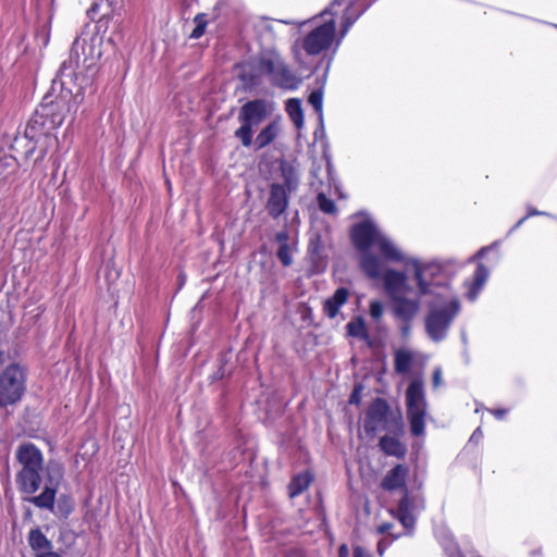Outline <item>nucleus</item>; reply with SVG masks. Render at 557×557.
I'll return each instance as SVG.
<instances>
[{"mask_svg": "<svg viewBox=\"0 0 557 557\" xmlns=\"http://www.w3.org/2000/svg\"><path fill=\"white\" fill-rule=\"evenodd\" d=\"M420 296H430L428 312L424 317L426 336L434 343L447 338L453 321L460 312V301L448 284L436 280L442 269L438 263L410 261Z\"/></svg>", "mask_w": 557, "mask_h": 557, "instance_id": "obj_1", "label": "nucleus"}, {"mask_svg": "<svg viewBox=\"0 0 557 557\" xmlns=\"http://www.w3.org/2000/svg\"><path fill=\"white\" fill-rule=\"evenodd\" d=\"M351 239L361 252L360 267L371 278H379L384 270L383 262L372 255L371 248H375L386 261L401 262L405 259L400 249L371 220L356 224L351 230Z\"/></svg>", "mask_w": 557, "mask_h": 557, "instance_id": "obj_2", "label": "nucleus"}, {"mask_svg": "<svg viewBox=\"0 0 557 557\" xmlns=\"http://www.w3.org/2000/svg\"><path fill=\"white\" fill-rule=\"evenodd\" d=\"M343 0H333L319 16H314L302 24L311 26L300 40L293 47L295 61L300 67H305L299 49H302L308 55H319L330 50L333 44L336 45V24L334 16L337 14V8L342 5ZM337 47L335 46V50Z\"/></svg>", "mask_w": 557, "mask_h": 557, "instance_id": "obj_3", "label": "nucleus"}, {"mask_svg": "<svg viewBox=\"0 0 557 557\" xmlns=\"http://www.w3.org/2000/svg\"><path fill=\"white\" fill-rule=\"evenodd\" d=\"M100 55L101 51L96 45V38H76L72 45L69 60L63 61L59 70L61 84L65 85L66 78L76 77V70L81 66L87 71L94 70Z\"/></svg>", "mask_w": 557, "mask_h": 557, "instance_id": "obj_4", "label": "nucleus"}, {"mask_svg": "<svg viewBox=\"0 0 557 557\" xmlns=\"http://www.w3.org/2000/svg\"><path fill=\"white\" fill-rule=\"evenodd\" d=\"M405 403L411 433L416 436L422 435L425 429L428 403L423 381L420 376L414 377L408 385Z\"/></svg>", "mask_w": 557, "mask_h": 557, "instance_id": "obj_5", "label": "nucleus"}, {"mask_svg": "<svg viewBox=\"0 0 557 557\" xmlns=\"http://www.w3.org/2000/svg\"><path fill=\"white\" fill-rule=\"evenodd\" d=\"M268 115L265 100L256 99L242 106L238 113L240 126L235 131L234 136L240 140L246 148L252 146L253 127L258 126Z\"/></svg>", "mask_w": 557, "mask_h": 557, "instance_id": "obj_6", "label": "nucleus"}, {"mask_svg": "<svg viewBox=\"0 0 557 557\" xmlns=\"http://www.w3.org/2000/svg\"><path fill=\"white\" fill-rule=\"evenodd\" d=\"M259 67L263 73L270 75L272 83L276 86L295 89L299 85L297 76L288 69L275 50H268L262 53Z\"/></svg>", "mask_w": 557, "mask_h": 557, "instance_id": "obj_7", "label": "nucleus"}, {"mask_svg": "<svg viewBox=\"0 0 557 557\" xmlns=\"http://www.w3.org/2000/svg\"><path fill=\"white\" fill-rule=\"evenodd\" d=\"M422 297L418 290L414 297H411L410 294H405L391 300L392 314L404 337L409 336L411 333L412 323L421 309L420 299Z\"/></svg>", "mask_w": 557, "mask_h": 557, "instance_id": "obj_8", "label": "nucleus"}, {"mask_svg": "<svg viewBox=\"0 0 557 557\" xmlns=\"http://www.w3.org/2000/svg\"><path fill=\"white\" fill-rule=\"evenodd\" d=\"M25 391L23 370L11 364L0 374V408L16 404Z\"/></svg>", "mask_w": 557, "mask_h": 557, "instance_id": "obj_9", "label": "nucleus"}, {"mask_svg": "<svg viewBox=\"0 0 557 557\" xmlns=\"http://www.w3.org/2000/svg\"><path fill=\"white\" fill-rule=\"evenodd\" d=\"M67 110L69 108L64 100L59 99L54 101L46 96L36 110L34 123L41 124L47 131L58 128L63 124Z\"/></svg>", "mask_w": 557, "mask_h": 557, "instance_id": "obj_10", "label": "nucleus"}, {"mask_svg": "<svg viewBox=\"0 0 557 557\" xmlns=\"http://www.w3.org/2000/svg\"><path fill=\"white\" fill-rule=\"evenodd\" d=\"M424 509V500L420 495L410 496L406 490L401 497L398 508L397 517L405 529L412 531L416 524L417 516Z\"/></svg>", "mask_w": 557, "mask_h": 557, "instance_id": "obj_11", "label": "nucleus"}, {"mask_svg": "<svg viewBox=\"0 0 557 557\" xmlns=\"http://www.w3.org/2000/svg\"><path fill=\"white\" fill-rule=\"evenodd\" d=\"M391 408L387 401L383 398H376L369 406L366 420L364 430L368 434L374 433L379 430H388V416Z\"/></svg>", "mask_w": 557, "mask_h": 557, "instance_id": "obj_12", "label": "nucleus"}, {"mask_svg": "<svg viewBox=\"0 0 557 557\" xmlns=\"http://www.w3.org/2000/svg\"><path fill=\"white\" fill-rule=\"evenodd\" d=\"M27 542L35 557H61L60 553L53 549L52 542L39 528L29 531Z\"/></svg>", "mask_w": 557, "mask_h": 557, "instance_id": "obj_13", "label": "nucleus"}, {"mask_svg": "<svg viewBox=\"0 0 557 557\" xmlns=\"http://www.w3.org/2000/svg\"><path fill=\"white\" fill-rule=\"evenodd\" d=\"M385 292L389 300L405 294H411L412 289L407 284V277L403 272L387 270L383 275Z\"/></svg>", "mask_w": 557, "mask_h": 557, "instance_id": "obj_14", "label": "nucleus"}, {"mask_svg": "<svg viewBox=\"0 0 557 557\" xmlns=\"http://www.w3.org/2000/svg\"><path fill=\"white\" fill-rule=\"evenodd\" d=\"M288 195L286 188L281 184L270 186L269 198L265 208L273 219L282 215L288 206Z\"/></svg>", "mask_w": 557, "mask_h": 557, "instance_id": "obj_15", "label": "nucleus"}, {"mask_svg": "<svg viewBox=\"0 0 557 557\" xmlns=\"http://www.w3.org/2000/svg\"><path fill=\"white\" fill-rule=\"evenodd\" d=\"M16 458L22 469H42V454L33 443L21 444L16 449Z\"/></svg>", "mask_w": 557, "mask_h": 557, "instance_id": "obj_16", "label": "nucleus"}, {"mask_svg": "<svg viewBox=\"0 0 557 557\" xmlns=\"http://www.w3.org/2000/svg\"><path fill=\"white\" fill-rule=\"evenodd\" d=\"M408 468L404 465H396L392 468L381 482L383 490L392 492L396 490H404L406 492V480L408 476Z\"/></svg>", "mask_w": 557, "mask_h": 557, "instance_id": "obj_17", "label": "nucleus"}, {"mask_svg": "<svg viewBox=\"0 0 557 557\" xmlns=\"http://www.w3.org/2000/svg\"><path fill=\"white\" fill-rule=\"evenodd\" d=\"M490 272L483 263H479L474 271L473 276L465 282L467 288V297L469 300L474 301L487 281Z\"/></svg>", "mask_w": 557, "mask_h": 557, "instance_id": "obj_18", "label": "nucleus"}, {"mask_svg": "<svg viewBox=\"0 0 557 557\" xmlns=\"http://www.w3.org/2000/svg\"><path fill=\"white\" fill-rule=\"evenodd\" d=\"M41 470L42 469H21L16 478L21 491L28 494H34L39 488L41 483Z\"/></svg>", "mask_w": 557, "mask_h": 557, "instance_id": "obj_19", "label": "nucleus"}, {"mask_svg": "<svg viewBox=\"0 0 557 557\" xmlns=\"http://www.w3.org/2000/svg\"><path fill=\"white\" fill-rule=\"evenodd\" d=\"M280 133H281V125L277 121H272L271 123H269L265 127H263L259 132L256 139L252 140L255 150H260V149H263L264 147L269 146L271 143H273L277 138Z\"/></svg>", "mask_w": 557, "mask_h": 557, "instance_id": "obj_20", "label": "nucleus"}, {"mask_svg": "<svg viewBox=\"0 0 557 557\" xmlns=\"http://www.w3.org/2000/svg\"><path fill=\"white\" fill-rule=\"evenodd\" d=\"M349 292L345 287L337 288L334 295L327 298L323 305V311L330 319H334L339 311V308L346 304Z\"/></svg>", "mask_w": 557, "mask_h": 557, "instance_id": "obj_21", "label": "nucleus"}, {"mask_svg": "<svg viewBox=\"0 0 557 557\" xmlns=\"http://www.w3.org/2000/svg\"><path fill=\"white\" fill-rule=\"evenodd\" d=\"M414 361V354L406 348L398 349L394 354V368L398 374H407Z\"/></svg>", "mask_w": 557, "mask_h": 557, "instance_id": "obj_22", "label": "nucleus"}, {"mask_svg": "<svg viewBox=\"0 0 557 557\" xmlns=\"http://www.w3.org/2000/svg\"><path fill=\"white\" fill-rule=\"evenodd\" d=\"M379 446L388 456L404 457L406 455V446L396 437L384 435L380 438Z\"/></svg>", "mask_w": 557, "mask_h": 557, "instance_id": "obj_23", "label": "nucleus"}, {"mask_svg": "<svg viewBox=\"0 0 557 557\" xmlns=\"http://www.w3.org/2000/svg\"><path fill=\"white\" fill-rule=\"evenodd\" d=\"M54 499L55 488L52 486H45L44 491L38 496H34L28 500L38 508L52 510L54 507Z\"/></svg>", "mask_w": 557, "mask_h": 557, "instance_id": "obj_24", "label": "nucleus"}, {"mask_svg": "<svg viewBox=\"0 0 557 557\" xmlns=\"http://www.w3.org/2000/svg\"><path fill=\"white\" fill-rule=\"evenodd\" d=\"M286 111L289 119L293 121L295 126L299 129L304 126V113L301 108V101L296 98H292L286 102Z\"/></svg>", "mask_w": 557, "mask_h": 557, "instance_id": "obj_25", "label": "nucleus"}, {"mask_svg": "<svg viewBox=\"0 0 557 557\" xmlns=\"http://www.w3.org/2000/svg\"><path fill=\"white\" fill-rule=\"evenodd\" d=\"M312 476L309 472L299 473L293 478L289 484V496L296 497L301 494L310 484Z\"/></svg>", "mask_w": 557, "mask_h": 557, "instance_id": "obj_26", "label": "nucleus"}, {"mask_svg": "<svg viewBox=\"0 0 557 557\" xmlns=\"http://www.w3.org/2000/svg\"><path fill=\"white\" fill-rule=\"evenodd\" d=\"M346 330L349 336L361 338L364 341L369 339L367 326L361 317H357L349 321L346 325Z\"/></svg>", "mask_w": 557, "mask_h": 557, "instance_id": "obj_27", "label": "nucleus"}, {"mask_svg": "<svg viewBox=\"0 0 557 557\" xmlns=\"http://www.w3.org/2000/svg\"><path fill=\"white\" fill-rule=\"evenodd\" d=\"M310 259L317 272L322 271L326 267V261L322 256L319 242H311L309 246Z\"/></svg>", "mask_w": 557, "mask_h": 557, "instance_id": "obj_28", "label": "nucleus"}, {"mask_svg": "<svg viewBox=\"0 0 557 557\" xmlns=\"http://www.w3.org/2000/svg\"><path fill=\"white\" fill-rule=\"evenodd\" d=\"M359 15H360L359 13L355 14V15L351 14L349 9L345 10L344 15H343V21H342V29H341L339 37L337 38V41H336V47L339 46L341 41L346 36V34L348 33V30L352 26V24L358 20Z\"/></svg>", "mask_w": 557, "mask_h": 557, "instance_id": "obj_29", "label": "nucleus"}, {"mask_svg": "<svg viewBox=\"0 0 557 557\" xmlns=\"http://www.w3.org/2000/svg\"><path fill=\"white\" fill-rule=\"evenodd\" d=\"M308 102L312 106L314 111L319 114V120L322 123L323 121V92L322 90H313L308 98Z\"/></svg>", "mask_w": 557, "mask_h": 557, "instance_id": "obj_30", "label": "nucleus"}, {"mask_svg": "<svg viewBox=\"0 0 557 557\" xmlns=\"http://www.w3.org/2000/svg\"><path fill=\"white\" fill-rule=\"evenodd\" d=\"M282 174L284 177L285 185L287 186L288 190H292L297 185V177L295 175L293 166L283 163L281 166Z\"/></svg>", "mask_w": 557, "mask_h": 557, "instance_id": "obj_31", "label": "nucleus"}, {"mask_svg": "<svg viewBox=\"0 0 557 557\" xmlns=\"http://www.w3.org/2000/svg\"><path fill=\"white\" fill-rule=\"evenodd\" d=\"M195 28L190 33V38L198 39L200 38L206 30L207 20L205 14H197L194 18Z\"/></svg>", "mask_w": 557, "mask_h": 557, "instance_id": "obj_32", "label": "nucleus"}, {"mask_svg": "<svg viewBox=\"0 0 557 557\" xmlns=\"http://www.w3.org/2000/svg\"><path fill=\"white\" fill-rule=\"evenodd\" d=\"M276 255L284 267H289L293 263L292 247L289 244L278 246Z\"/></svg>", "mask_w": 557, "mask_h": 557, "instance_id": "obj_33", "label": "nucleus"}, {"mask_svg": "<svg viewBox=\"0 0 557 557\" xmlns=\"http://www.w3.org/2000/svg\"><path fill=\"white\" fill-rule=\"evenodd\" d=\"M318 205L320 210L324 213L333 214L336 212V206L334 201L323 194L318 195Z\"/></svg>", "mask_w": 557, "mask_h": 557, "instance_id": "obj_34", "label": "nucleus"}, {"mask_svg": "<svg viewBox=\"0 0 557 557\" xmlns=\"http://www.w3.org/2000/svg\"><path fill=\"white\" fill-rule=\"evenodd\" d=\"M369 311L372 319L380 320L384 313V306L380 300H372Z\"/></svg>", "mask_w": 557, "mask_h": 557, "instance_id": "obj_35", "label": "nucleus"}, {"mask_svg": "<svg viewBox=\"0 0 557 557\" xmlns=\"http://www.w3.org/2000/svg\"><path fill=\"white\" fill-rule=\"evenodd\" d=\"M432 383H433V387L434 388H437L438 386H441L443 384L442 369L441 368H435L434 369L433 375H432Z\"/></svg>", "mask_w": 557, "mask_h": 557, "instance_id": "obj_36", "label": "nucleus"}, {"mask_svg": "<svg viewBox=\"0 0 557 557\" xmlns=\"http://www.w3.org/2000/svg\"><path fill=\"white\" fill-rule=\"evenodd\" d=\"M547 213L546 212H541V211H537L536 209H529L528 210V214L525 216H523L522 219H520L517 224L515 225V228L519 227L530 216H534V215H546Z\"/></svg>", "mask_w": 557, "mask_h": 557, "instance_id": "obj_37", "label": "nucleus"}, {"mask_svg": "<svg viewBox=\"0 0 557 557\" xmlns=\"http://www.w3.org/2000/svg\"><path fill=\"white\" fill-rule=\"evenodd\" d=\"M289 235L287 231H281L275 235V240L278 243V246H283L284 244H288Z\"/></svg>", "mask_w": 557, "mask_h": 557, "instance_id": "obj_38", "label": "nucleus"}, {"mask_svg": "<svg viewBox=\"0 0 557 557\" xmlns=\"http://www.w3.org/2000/svg\"><path fill=\"white\" fill-rule=\"evenodd\" d=\"M483 437L481 428H476L470 437L471 443H479Z\"/></svg>", "mask_w": 557, "mask_h": 557, "instance_id": "obj_39", "label": "nucleus"}, {"mask_svg": "<svg viewBox=\"0 0 557 557\" xmlns=\"http://www.w3.org/2000/svg\"><path fill=\"white\" fill-rule=\"evenodd\" d=\"M354 557H371V555L361 546H356L354 548Z\"/></svg>", "mask_w": 557, "mask_h": 557, "instance_id": "obj_40", "label": "nucleus"}, {"mask_svg": "<svg viewBox=\"0 0 557 557\" xmlns=\"http://www.w3.org/2000/svg\"><path fill=\"white\" fill-rule=\"evenodd\" d=\"M349 556V548L346 544L341 545L338 550V557H348Z\"/></svg>", "mask_w": 557, "mask_h": 557, "instance_id": "obj_41", "label": "nucleus"}, {"mask_svg": "<svg viewBox=\"0 0 557 557\" xmlns=\"http://www.w3.org/2000/svg\"><path fill=\"white\" fill-rule=\"evenodd\" d=\"M492 413L495 416L496 419H503L505 414L507 413L506 409H495L492 410Z\"/></svg>", "mask_w": 557, "mask_h": 557, "instance_id": "obj_42", "label": "nucleus"}, {"mask_svg": "<svg viewBox=\"0 0 557 557\" xmlns=\"http://www.w3.org/2000/svg\"><path fill=\"white\" fill-rule=\"evenodd\" d=\"M359 401V391L357 388L354 389L351 396H350V403L354 404H358Z\"/></svg>", "mask_w": 557, "mask_h": 557, "instance_id": "obj_43", "label": "nucleus"}, {"mask_svg": "<svg viewBox=\"0 0 557 557\" xmlns=\"http://www.w3.org/2000/svg\"><path fill=\"white\" fill-rule=\"evenodd\" d=\"M487 249V247L481 248L473 257L470 258V261H472L474 258H482Z\"/></svg>", "mask_w": 557, "mask_h": 557, "instance_id": "obj_44", "label": "nucleus"}, {"mask_svg": "<svg viewBox=\"0 0 557 557\" xmlns=\"http://www.w3.org/2000/svg\"><path fill=\"white\" fill-rule=\"evenodd\" d=\"M286 557H302V553L298 549H294L288 552Z\"/></svg>", "mask_w": 557, "mask_h": 557, "instance_id": "obj_45", "label": "nucleus"}, {"mask_svg": "<svg viewBox=\"0 0 557 557\" xmlns=\"http://www.w3.org/2000/svg\"><path fill=\"white\" fill-rule=\"evenodd\" d=\"M385 548H386V546L383 544V542H379L377 553L380 554V556H382L384 554Z\"/></svg>", "mask_w": 557, "mask_h": 557, "instance_id": "obj_46", "label": "nucleus"}, {"mask_svg": "<svg viewBox=\"0 0 557 557\" xmlns=\"http://www.w3.org/2000/svg\"><path fill=\"white\" fill-rule=\"evenodd\" d=\"M98 7H99V3L97 1H94L91 4H90V11L92 12H96L98 10Z\"/></svg>", "mask_w": 557, "mask_h": 557, "instance_id": "obj_47", "label": "nucleus"}, {"mask_svg": "<svg viewBox=\"0 0 557 557\" xmlns=\"http://www.w3.org/2000/svg\"><path fill=\"white\" fill-rule=\"evenodd\" d=\"M395 423H396V426H397V428H400V426H401L400 417H399V418H397V419L395 420Z\"/></svg>", "mask_w": 557, "mask_h": 557, "instance_id": "obj_48", "label": "nucleus"}, {"mask_svg": "<svg viewBox=\"0 0 557 557\" xmlns=\"http://www.w3.org/2000/svg\"><path fill=\"white\" fill-rule=\"evenodd\" d=\"M4 362V356L3 352L0 351V364Z\"/></svg>", "mask_w": 557, "mask_h": 557, "instance_id": "obj_49", "label": "nucleus"}, {"mask_svg": "<svg viewBox=\"0 0 557 557\" xmlns=\"http://www.w3.org/2000/svg\"><path fill=\"white\" fill-rule=\"evenodd\" d=\"M386 525L380 528V532H384L386 530Z\"/></svg>", "mask_w": 557, "mask_h": 557, "instance_id": "obj_50", "label": "nucleus"}, {"mask_svg": "<svg viewBox=\"0 0 557 557\" xmlns=\"http://www.w3.org/2000/svg\"><path fill=\"white\" fill-rule=\"evenodd\" d=\"M472 557H483V556H481V555H474V556H472Z\"/></svg>", "mask_w": 557, "mask_h": 557, "instance_id": "obj_51", "label": "nucleus"}]
</instances>
